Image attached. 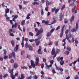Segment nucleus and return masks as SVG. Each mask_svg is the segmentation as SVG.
<instances>
[{"label":"nucleus","instance_id":"nucleus-1","mask_svg":"<svg viewBox=\"0 0 79 79\" xmlns=\"http://www.w3.org/2000/svg\"><path fill=\"white\" fill-rule=\"evenodd\" d=\"M35 31L36 32H37L36 34V36H38L39 35H40V34H41L43 32V28H41L39 30V29L37 28H35Z\"/></svg>","mask_w":79,"mask_h":79},{"label":"nucleus","instance_id":"nucleus-2","mask_svg":"<svg viewBox=\"0 0 79 79\" xmlns=\"http://www.w3.org/2000/svg\"><path fill=\"white\" fill-rule=\"evenodd\" d=\"M79 28V26H78V23L77 22L76 23V28H73L71 30V32H76L77 31V29Z\"/></svg>","mask_w":79,"mask_h":79},{"label":"nucleus","instance_id":"nucleus-3","mask_svg":"<svg viewBox=\"0 0 79 79\" xmlns=\"http://www.w3.org/2000/svg\"><path fill=\"white\" fill-rule=\"evenodd\" d=\"M13 56L14 58H15V52H13L12 53H10L9 55V58L10 59L12 58Z\"/></svg>","mask_w":79,"mask_h":79},{"label":"nucleus","instance_id":"nucleus-4","mask_svg":"<svg viewBox=\"0 0 79 79\" xmlns=\"http://www.w3.org/2000/svg\"><path fill=\"white\" fill-rule=\"evenodd\" d=\"M13 69H12L10 70V71L9 72L10 74V77L12 79H15V77L13 75Z\"/></svg>","mask_w":79,"mask_h":79},{"label":"nucleus","instance_id":"nucleus-5","mask_svg":"<svg viewBox=\"0 0 79 79\" xmlns=\"http://www.w3.org/2000/svg\"><path fill=\"white\" fill-rule=\"evenodd\" d=\"M31 65H30L29 66V68L30 69L31 68H32V66L33 68H35V64H34V62L33 60H31Z\"/></svg>","mask_w":79,"mask_h":79},{"label":"nucleus","instance_id":"nucleus-6","mask_svg":"<svg viewBox=\"0 0 79 79\" xmlns=\"http://www.w3.org/2000/svg\"><path fill=\"white\" fill-rule=\"evenodd\" d=\"M64 27H65V25H64L62 27V28L61 29V32L60 34V37L61 38L63 37V33H64Z\"/></svg>","mask_w":79,"mask_h":79},{"label":"nucleus","instance_id":"nucleus-7","mask_svg":"<svg viewBox=\"0 0 79 79\" xmlns=\"http://www.w3.org/2000/svg\"><path fill=\"white\" fill-rule=\"evenodd\" d=\"M10 23H11V24L12 25V28H14V27H15V28H16L17 27L18 23H15V25H13V21L11 20H10Z\"/></svg>","mask_w":79,"mask_h":79},{"label":"nucleus","instance_id":"nucleus-8","mask_svg":"<svg viewBox=\"0 0 79 79\" xmlns=\"http://www.w3.org/2000/svg\"><path fill=\"white\" fill-rule=\"evenodd\" d=\"M3 51L4 52V55L5 56L3 58H4V59H8V56H6V54L7 52L6 50L4 49Z\"/></svg>","mask_w":79,"mask_h":79},{"label":"nucleus","instance_id":"nucleus-9","mask_svg":"<svg viewBox=\"0 0 79 79\" xmlns=\"http://www.w3.org/2000/svg\"><path fill=\"white\" fill-rule=\"evenodd\" d=\"M35 60H36V61L35 62V66H37L39 64V58L37 57L35 59Z\"/></svg>","mask_w":79,"mask_h":79},{"label":"nucleus","instance_id":"nucleus-10","mask_svg":"<svg viewBox=\"0 0 79 79\" xmlns=\"http://www.w3.org/2000/svg\"><path fill=\"white\" fill-rule=\"evenodd\" d=\"M39 49L38 50V54H42V53L41 52V46H39Z\"/></svg>","mask_w":79,"mask_h":79},{"label":"nucleus","instance_id":"nucleus-11","mask_svg":"<svg viewBox=\"0 0 79 79\" xmlns=\"http://www.w3.org/2000/svg\"><path fill=\"white\" fill-rule=\"evenodd\" d=\"M51 53L52 55H54L55 54V48H52Z\"/></svg>","mask_w":79,"mask_h":79},{"label":"nucleus","instance_id":"nucleus-12","mask_svg":"<svg viewBox=\"0 0 79 79\" xmlns=\"http://www.w3.org/2000/svg\"><path fill=\"white\" fill-rule=\"evenodd\" d=\"M59 18L60 21H62V19H63V14H62V13H61L60 14Z\"/></svg>","mask_w":79,"mask_h":79},{"label":"nucleus","instance_id":"nucleus-13","mask_svg":"<svg viewBox=\"0 0 79 79\" xmlns=\"http://www.w3.org/2000/svg\"><path fill=\"white\" fill-rule=\"evenodd\" d=\"M24 37H22V42L21 43V45L22 46V47L23 48V47L24 46Z\"/></svg>","mask_w":79,"mask_h":79},{"label":"nucleus","instance_id":"nucleus-14","mask_svg":"<svg viewBox=\"0 0 79 79\" xmlns=\"http://www.w3.org/2000/svg\"><path fill=\"white\" fill-rule=\"evenodd\" d=\"M18 45H16L15 47L14 48V50L15 52H18Z\"/></svg>","mask_w":79,"mask_h":79},{"label":"nucleus","instance_id":"nucleus-15","mask_svg":"<svg viewBox=\"0 0 79 79\" xmlns=\"http://www.w3.org/2000/svg\"><path fill=\"white\" fill-rule=\"evenodd\" d=\"M74 19V16L72 15L71 18L70 19V21L71 22V24H72V21H73Z\"/></svg>","mask_w":79,"mask_h":79},{"label":"nucleus","instance_id":"nucleus-16","mask_svg":"<svg viewBox=\"0 0 79 79\" xmlns=\"http://www.w3.org/2000/svg\"><path fill=\"white\" fill-rule=\"evenodd\" d=\"M42 23H44L45 24L47 25L48 24V23L49 22L48 21H46L45 20H43L42 21Z\"/></svg>","mask_w":79,"mask_h":79},{"label":"nucleus","instance_id":"nucleus-17","mask_svg":"<svg viewBox=\"0 0 79 79\" xmlns=\"http://www.w3.org/2000/svg\"><path fill=\"white\" fill-rule=\"evenodd\" d=\"M30 45L28 44V43H27V42H26L25 45V47L27 48H28V47L29 48V46H30Z\"/></svg>","mask_w":79,"mask_h":79},{"label":"nucleus","instance_id":"nucleus-18","mask_svg":"<svg viewBox=\"0 0 79 79\" xmlns=\"http://www.w3.org/2000/svg\"><path fill=\"white\" fill-rule=\"evenodd\" d=\"M52 35V33H51V32H49L47 33V37H50V35Z\"/></svg>","mask_w":79,"mask_h":79},{"label":"nucleus","instance_id":"nucleus-19","mask_svg":"<svg viewBox=\"0 0 79 79\" xmlns=\"http://www.w3.org/2000/svg\"><path fill=\"white\" fill-rule=\"evenodd\" d=\"M77 38H76V40H75V45L77 47V44L78 43V41H77Z\"/></svg>","mask_w":79,"mask_h":79},{"label":"nucleus","instance_id":"nucleus-20","mask_svg":"<svg viewBox=\"0 0 79 79\" xmlns=\"http://www.w3.org/2000/svg\"><path fill=\"white\" fill-rule=\"evenodd\" d=\"M42 36H43L42 34H41L38 37V39H39H39H41V38H42Z\"/></svg>","mask_w":79,"mask_h":79},{"label":"nucleus","instance_id":"nucleus-21","mask_svg":"<svg viewBox=\"0 0 79 79\" xmlns=\"http://www.w3.org/2000/svg\"><path fill=\"white\" fill-rule=\"evenodd\" d=\"M9 11L10 10H9V9L7 8L5 10L6 14H7V13H9Z\"/></svg>","mask_w":79,"mask_h":79},{"label":"nucleus","instance_id":"nucleus-22","mask_svg":"<svg viewBox=\"0 0 79 79\" xmlns=\"http://www.w3.org/2000/svg\"><path fill=\"white\" fill-rule=\"evenodd\" d=\"M12 45L13 47L15 46V41L12 40L11 41Z\"/></svg>","mask_w":79,"mask_h":79},{"label":"nucleus","instance_id":"nucleus-23","mask_svg":"<svg viewBox=\"0 0 79 79\" xmlns=\"http://www.w3.org/2000/svg\"><path fill=\"white\" fill-rule=\"evenodd\" d=\"M18 65L17 64L15 63L14 64V68H18Z\"/></svg>","mask_w":79,"mask_h":79},{"label":"nucleus","instance_id":"nucleus-24","mask_svg":"<svg viewBox=\"0 0 79 79\" xmlns=\"http://www.w3.org/2000/svg\"><path fill=\"white\" fill-rule=\"evenodd\" d=\"M65 8V5H63L61 7V11H63V10H64V8Z\"/></svg>","mask_w":79,"mask_h":79},{"label":"nucleus","instance_id":"nucleus-25","mask_svg":"<svg viewBox=\"0 0 79 79\" xmlns=\"http://www.w3.org/2000/svg\"><path fill=\"white\" fill-rule=\"evenodd\" d=\"M53 19L54 20L53 21H52V22L51 23L52 24H55V23L56 22V21L55 20V19H54V18H53Z\"/></svg>","mask_w":79,"mask_h":79},{"label":"nucleus","instance_id":"nucleus-26","mask_svg":"<svg viewBox=\"0 0 79 79\" xmlns=\"http://www.w3.org/2000/svg\"><path fill=\"white\" fill-rule=\"evenodd\" d=\"M28 48L29 49V50H32L33 49V48H32V46L30 45L28 47Z\"/></svg>","mask_w":79,"mask_h":79},{"label":"nucleus","instance_id":"nucleus-27","mask_svg":"<svg viewBox=\"0 0 79 79\" xmlns=\"http://www.w3.org/2000/svg\"><path fill=\"white\" fill-rule=\"evenodd\" d=\"M69 29H67L66 31L65 32V34L66 35H68V32H69Z\"/></svg>","mask_w":79,"mask_h":79},{"label":"nucleus","instance_id":"nucleus-28","mask_svg":"<svg viewBox=\"0 0 79 79\" xmlns=\"http://www.w3.org/2000/svg\"><path fill=\"white\" fill-rule=\"evenodd\" d=\"M64 61H61L60 63V64L62 65L63 66V64H64Z\"/></svg>","mask_w":79,"mask_h":79},{"label":"nucleus","instance_id":"nucleus-29","mask_svg":"<svg viewBox=\"0 0 79 79\" xmlns=\"http://www.w3.org/2000/svg\"><path fill=\"white\" fill-rule=\"evenodd\" d=\"M24 23H25V21L24 20H23L21 23L22 26H23L24 24Z\"/></svg>","mask_w":79,"mask_h":79},{"label":"nucleus","instance_id":"nucleus-30","mask_svg":"<svg viewBox=\"0 0 79 79\" xmlns=\"http://www.w3.org/2000/svg\"><path fill=\"white\" fill-rule=\"evenodd\" d=\"M59 11V9H57L56 10H55V14H57V13H58V12Z\"/></svg>","mask_w":79,"mask_h":79},{"label":"nucleus","instance_id":"nucleus-31","mask_svg":"<svg viewBox=\"0 0 79 79\" xmlns=\"http://www.w3.org/2000/svg\"><path fill=\"white\" fill-rule=\"evenodd\" d=\"M67 50H69V51H71V47H68L66 48Z\"/></svg>","mask_w":79,"mask_h":79},{"label":"nucleus","instance_id":"nucleus-32","mask_svg":"<svg viewBox=\"0 0 79 79\" xmlns=\"http://www.w3.org/2000/svg\"><path fill=\"white\" fill-rule=\"evenodd\" d=\"M30 73L31 74V75H34L35 74V73L34 72L30 71Z\"/></svg>","mask_w":79,"mask_h":79},{"label":"nucleus","instance_id":"nucleus-33","mask_svg":"<svg viewBox=\"0 0 79 79\" xmlns=\"http://www.w3.org/2000/svg\"><path fill=\"white\" fill-rule=\"evenodd\" d=\"M76 6H75L72 9V12H73H73H74V11L75 8H76Z\"/></svg>","mask_w":79,"mask_h":79},{"label":"nucleus","instance_id":"nucleus-34","mask_svg":"<svg viewBox=\"0 0 79 79\" xmlns=\"http://www.w3.org/2000/svg\"><path fill=\"white\" fill-rule=\"evenodd\" d=\"M46 2L47 3H48V5H51V4H52V2H49L48 1H46Z\"/></svg>","mask_w":79,"mask_h":79},{"label":"nucleus","instance_id":"nucleus-35","mask_svg":"<svg viewBox=\"0 0 79 79\" xmlns=\"http://www.w3.org/2000/svg\"><path fill=\"white\" fill-rule=\"evenodd\" d=\"M18 29H19V30H20V31H21L22 32V31H23V30H22V29H21V27H20V25H19V24L18 26Z\"/></svg>","mask_w":79,"mask_h":79},{"label":"nucleus","instance_id":"nucleus-36","mask_svg":"<svg viewBox=\"0 0 79 79\" xmlns=\"http://www.w3.org/2000/svg\"><path fill=\"white\" fill-rule=\"evenodd\" d=\"M60 52V49H57L56 50V54H57V53H58Z\"/></svg>","mask_w":79,"mask_h":79},{"label":"nucleus","instance_id":"nucleus-37","mask_svg":"<svg viewBox=\"0 0 79 79\" xmlns=\"http://www.w3.org/2000/svg\"><path fill=\"white\" fill-rule=\"evenodd\" d=\"M40 44V41H38L36 43V45H39Z\"/></svg>","mask_w":79,"mask_h":79},{"label":"nucleus","instance_id":"nucleus-38","mask_svg":"<svg viewBox=\"0 0 79 79\" xmlns=\"http://www.w3.org/2000/svg\"><path fill=\"white\" fill-rule=\"evenodd\" d=\"M55 10H56V7H54V8H52V12H54L55 11Z\"/></svg>","mask_w":79,"mask_h":79},{"label":"nucleus","instance_id":"nucleus-39","mask_svg":"<svg viewBox=\"0 0 79 79\" xmlns=\"http://www.w3.org/2000/svg\"><path fill=\"white\" fill-rule=\"evenodd\" d=\"M21 78H22V79H24L25 77H24V76L23 74H21Z\"/></svg>","mask_w":79,"mask_h":79},{"label":"nucleus","instance_id":"nucleus-40","mask_svg":"<svg viewBox=\"0 0 79 79\" xmlns=\"http://www.w3.org/2000/svg\"><path fill=\"white\" fill-rule=\"evenodd\" d=\"M29 34L30 36H33L34 35V34L31 32H30L29 33Z\"/></svg>","mask_w":79,"mask_h":79},{"label":"nucleus","instance_id":"nucleus-41","mask_svg":"<svg viewBox=\"0 0 79 79\" xmlns=\"http://www.w3.org/2000/svg\"><path fill=\"white\" fill-rule=\"evenodd\" d=\"M55 31V28H53L51 30V31H50V32H52H52H53V31Z\"/></svg>","mask_w":79,"mask_h":79},{"label":"nucleus","instance_id":"nucleus-42","mask_svg":"<svg viewBox=\"0 0 79 79\" xmlns=\"http://www.w3.org/2000/svg\"><path fill=\"white\" fill-rule=\"evenodd\" d=\"M41 74L42 75H45V73H44V71L42 70L40 72Z\"/></svg>","mask_w":79,"mask_h":79},{"label":"nucleus","instance_id":"nucleus-43","mask_svg":"<svg viewBox=\"0 0 79 79\" xmlns=\"http://www.w3.org/2000/svg\"><path fill=\"white\" fill-rule=\"evenodd\" d=\"M52 73H53V74H55L56 73V71H55V69L53 68L52 69Z\"/></svg>","mask_w":79,"mask_h":79},{"label":"nucleus","instance_id":"nucleus-44","mask_svg":"<svg viewBox=\"0 0 79 79\" xmlns=\"http://www.w3.org/2000/svg\"><path fill=\"white\" fill-rule=\"evenodd\" d=\"M43 61H44V63H47V60H46V59H44V58H43Z\"/></svg>","mask_w":79,"mask_h":79},{"label":"nucleus","instance_id":"nucleus-45","mask_svg":"<svg viewBox=\"0 0 79 79\" xmlns=\"http://www.w3.org/2000/svg\"><path fill=\"white\" fill-rule=\"evenodd\" d=\"M21 69H27V67H25V66L23 67L21 66Z\"/></svg>","mask_w":79,"mask_h":79},{"label":"nucleus","instance_id":"nucleus-46","mask_svg":"<svg viewBox=\"0 0 79 79\" xmlns=\"http://www.w3.org/2000/svg\"><path fill=\"white\" fill-rule=\"evenodd\" d=\"M27 3H28V2L24 1L23 2V5H26V4Z\"/></svg>","mask_w":79,"mask_h":79},{"label":"nucleus","instance_id":"nucleus-47","mask_svg":"<svg viewBox=\"0 0 79 79\" xmlns=\"http://www.w3.org/2000/svg\"><path fill=\"white\" fill-rule=\"evenodd\" d=\"M58 41H56V43H55V45L56 46H57L58 45Z\"/></svg>","mask_w":79,"mask_h":79},{"label":"nucleus","instance_id":"nucleus-48","mask_svg":"<svg viewBox=\"0 0 79 79\" xmlns=\"http://www.w3.org/2000/svg\"><path fill=\"white\" fill-rule=\"evenodd\" d=\"M59 70L61 72H62V71H63V69L61 68H60Z\"/></svg>","mask_w":79,"mask_h":79},{"label":"nucleus","instance_id":"nucleus-49","mask_svg":"<svg viewBox=\"0 0 79 79\" xmlns=\"http://www.w3.org/2000/svg\"><path fill=\"white\" fill-rule=\"evenodd\" d=\"M18 72H16L15 73L14 76H15V77H16V76H18Z\"/></svg>","mask_w":79,"mask_h":79},{"label":"nucleus","instance_id":"nucleus-50","mask_svg":"<svg viewBox=\"0 0 79 79\" xmlns=\"http://www.w3.org/2000/svg\"><path fill=\"white\" fill-rule=\"evenodd\" d=\"M74 3H71L70 4H69V6H73H73H74Z\"/></svg>","mask_w":79,"mask_h":79},{"label":"nucleus","instance_id":"nucleus-51","mask_svg":"<svg viewBox=\"0 0 79 79\" xmlns=\"http://www.w3.org/2000/svg\"><path fill=\"white\" fill-rule=\"evenodd\" d=\"M50 62L51 64H53V62H54V61L53 60H51L50 61Z\"/></svg>","mask_w":79,"mask_h":79},{"label":"nucleus","instance_id":"nucleus-52","mask_svg":"<svg viewBox=\"0 0 79 79\" xmlns=\"http://www.w3.org/2000/svg\"><path fill=\"white\" fill-rule=\"evenodd\" d=\"M29 42H34L35 41L34 39H31L29 40Z\"/></svg>","mask_w":79,"mask_h":79},{"label":"nucleus","instance_id":"nucleus-53","mask_svg":"<svg viewBox=\"0 0 79 79\" xmlns=\"http://www.w3.org/2000/svg\"><path fill=\"white\" fill-rule=\"evenodd\" d=\"M8 76V74H6L3 76V77H4V78H5L7 77V76Z\"/></svg>","mask_w":79,"mask_h":79},{"label":"nucleus","instance_id":"nucleus-54","mask_svg":"<svg viewBox=\"0 0 79 79\" xmlns=\"http://www.w3.org/2000/svg\"><path fill=\"white\" fill-rule=\"evenodd\" d=\"M32 77V76H30L29 77H27L26 78V79H31V78Z\"/></svg>","mask_w":79,"mask_h":79},{"label":"nucleus","instance_id":"nucleus-55","mask_svg":"<svg viewBox=\"0 0 79 79\" xmlns=\"http://www.w3.org/2000/svg\"><path fill=\"white\" fill-rule=\"evenodd\" d=\"M60 29V26H58L56 28V30L58 31V30Z\"/></svg>","mask_w":79,"mask_h":79},{"label":"nucleus","instance_id":"nucleus-56","mask_svg":"<svg viewBox=\"0 0 79 79\" xmlns=\"http://www.w3.org/2000/svg\"><path fill=\"white\" fill-rule=\"evenodd\" d=\"M72 36H73L72 35L71 33H70L69 34V38H70V39H71Z\"/></svg>","mask_w":79,"mask_h":79},{"label":"nucleus","instance_id":"nucleus-57","mask_svg":"<svg viewBox=\"0 0 79 79\" xmlns=\"http://www.w3.org/2000/svg\"><path fill=\"white\" fill-rule=\"evenodd\" d=\"M65 54H66V55H69V52L68 51H66L65 52Z\"/></svg>","mask_w":79,"mask_h":79},{"label":"nucleus","instance_id":"nucleus-58","mask_svg":"<svg viewBox=\"0 0 79 79\" xmlns=\"http://www.w3.org/2000/svg\"><path fill=\"white\" fill-rule=\"evenodd\" d=\"M13 31V30L12 29H10L9 31V33H11V32H12Z\"/></svg>","mask_w":79,"mask_h":79},{"label":"nucleus","instance_id":"nucleus-59","mask_svg":"<svg viewBox=\"0 0 79 79\" xmlns=\"http://www.w3.org/2000/svg\"><path fill=\"white\" fill-rule=\"evenodd\" d=\"M18 16L17 15H15L14 16V18L15 19H17V18H18Z\"/></svg>","mask_w":79,"mask_h":79},{"label":"nucleus","instance_id":"nucleus-60","mask_svg":"<svg viewBox=\"0 0 79 79\" xmlns=\"http://www.w3.org/2000/svg\"><path fill=\"white\" fill-rule=\"evenodd\" d=\"M19 9H20V10H21V9H22V6L21 5V4H19Z\"/></svg>","mask_w":79,"mask_h":79},{"label":"nucleus","instance_id":"nucleus-61","mask_svg":"<svg viewBox=\"0 0 79 79\" xmlns=\"http://www.w3.org/2000/svg\"><path fill=\"white\" fill-rule=\"evenodd\" d=\"M10 14H13V13H14V12H13V11L12 10H10Z\"/></svg>","mask_w":79,"mask_h":79},{"label":"nucleus","instance_id":"nucleus-62","mask_svg":"<svg viewBox=\"0 0 79 79\" xmlns=\"http://www.w3.org/2000/svg\"><path fill=\"white\" fill-rule=\"evenodd\" d=\"M66 39H67V40H69V37H68V35H66Z\"/></svg>","mask_w":79,"mask_h":79},{"label":"nucleus","instance_id":"nucleus-63","mask_svg":"<svg viewBox=\"0 0 79 79\" xmlns=\"http://www.w3.org/2000/svg\"><path fill=\"white\" fill-rule=\"evenodd\" d=\"M72 42L73 43L74 42V41L75 40H74V37H73L72 38Z\"/></svg>","mask_w":79,"mask_h":79},{"label":"nucleus","instance_id":"nucleus-64","mask_svg":"<svg viewBox=\"0 0 79 79\" xmlns=\"http://www.w3.org/2000/svg\"><path fill=\"white\" fill-rule=\"evenodd\" d=\"M79 79L78 78V76L77 75H76L75 77L74 78V79Z\"/></svg>","mask_w":79,"mask_h":79}]
</instances>
